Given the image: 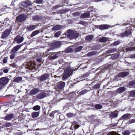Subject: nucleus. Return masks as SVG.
<instances>
[{"mask_svg":"<svg viewBox=\"0 0 135 135\" xmlns=\"http://www.w3.org/2000/svg\"><path fill=\"white\" fill-rule=\"evenodd\" d=\"M50 75L48 73H45L39 77L38 79L41 82H42L48 79Z\"/></svg>","mask_w":135,"mask_h":135,"instance_id":"nucleus-6","label":"nucleus"},{"mask_svg":"<svg viewBox=\"0 0 135 135\" xmlns=\"http://www.w3.org/2000/svg\"><path fill=\"white\" fill-rule=\"evenodd\" d=\"M66 115L69 118L72 117L75 115V114L73 113H68L66 114Z\"/></svg>","mask_w":135,"mask_h":135,"instance_id":"nucleus-37","label":"nucleus"},{"mask_svg":"<svg viewBox=\"0 0 135 135\" xmlns=\"http://www.w3.org/2000/svg\"><path fill=\"white\" fill-rule=\"evenodd\" d=\"M8 71V70L7 69H3V72L5 73H7Z\"/></svg>","mask_w":135,"mask_h":135,"instance_id":"nucleus-60","label":"nucleus"},{"mask_svg":"<svg viewBox=\"0 0 135 135\" xmlns=\"http://www.w3.org/2000/svg\"><path fill=\"white\" fill-rule=\"evenodd\" d=\"M10 53H12V54H11L10 56V58L11 59H13L15 57V54L13 52H10Z\"/></svg>","mask_w":135,"mask_h":135,"instance_id":"nucleus-48","label":"nucleus"},{"mask_svg":"<svg viewBox=\"0 0 135 135\" xmlns=\"http://www.w3.org/2000/svg\"><path fill=\"white\" fill-rule=\"evenodd\" d=\"M126 90V89L125 87H120L116 90L115 92L117 93H120L124 92Z\"/></svg>","mask_w":135,"mask_h":135,"instance_id":"nucleus-18","label":"nucleus"},{"mask_svg":"<svg viewBox=\"0 0 135 135\" xmlns=\"http://www.w3.org/2000/svg\"><path fill=\"white\" fill-rule=\"evenodd\" d=\"M33 109L35 110H40V107L38 105H36L34 106L33 108Z\"/></svg>","mask_w":135,"mask_h":135,"instance_id":"nucleus-41","label":"nucleus"},{"mask_svg":"<svg viewBox=\"0 0 135 135\" xmlns=\"http://www.w3.org/2000/svg\"><path fill=\"white\" fill-rule=\"evenodd\" d=\"M89 74L90 73L89 72H87L86 73L82 75L81 76V78L87 77L89 75Z\"/></svg>","mask_w":135,"mask_h":135,"instance_id":"nucleus-39","label":"nucleus"},{"mask_svg":"<svg viewBox=\"0 0 135 135\" xmlns=\"http://www.w3.org/2000/svg\"><path fill=\"white\" fill-rule=\"evenodd\" d=\"M72 123L71 127L73 128L74 129H76L80 126V125H79L78 122L76 121H74L72 122Z\"/></svg>","mask_w":135,"mask_h":135,"instance_id":"nucleus-17","label":"nucleus"},{"mask_svg":"<svg viewBox=\"0 0 135 135\" xmlns=\"http://www.w3.org/2000/svg\"><path fill=\"white\" fill-rule=\"evenodd\" d=\"M120 42V40H117L112 43L111 45H113L114 46H117L119 45Z\"/></svg>","mask_w":135,"mask_h":135,"instance_id":"nucleus-38","label":"nucleus"},{"mask_svg":"<svg viewBox=\"0 0 135 135\" xmlns=\"http://www.w3.org/2000/svg\"><path fill=\"white\" fill-rule=\"evenodd\" d=\"M100 84L97 83L92 87L93 90H97L100 87Z\"/></svg>","mask_w":135,"mask_h":135,"instance_id":"nucleus-31","label":"nucleus"},{"mask_svg":"<svg viewBox=\"0 0 135 135\" xmlns=\"http://www.w3.org/2000/svg\"><path fill=\"white\" fill-rule=\"evenodd\" d=\"M113 66V64H109L106 65L104 67V68L105 69H110L111 67H112Z\"/></svg>","mask_w":135,"mask_h":135,"instance_id":"nucleus-42","label":"nucleus"},{"mask_svg":"<svg viewBox=\"0 0 135 135\" xmlns=\"http://www.w3.org/2000/svg\"><path fill=\"white\" fill-rule=\"evenodd\" d=\"M89 91L88 90L84 89L80 92L79 94L80 95H82L86 93Z\"/></svg>","mask_w":135,"mask_h":135,"instance_id":"nucleus-34","label":"nucleus"},{"mask_svg":"<svg viewBox=\"0 0 135 135\" xmlns=\"http://www.w3.org/2000/svg\"><path fill=\"white\" fill-rule=\"evenodd\" d=\"M11 30L10 29L7 28L4 30L2 33L1 38L4 39L8 37L9 35Z\"/></svg>","mask_w":135,"mask_h":135,"instance_id":"nucleus-3","label":"nucleus"},{"mask_svg":"<svg viewBox=\"0 0 135 135\" xmlns=\"http://www.w3.org/2000/svg\"><path fill=\"white\" fill-rule=\"evenodd\" d=\"M73 70L69 68H67L64 70L63 73V75L62 76V78L64 80H65L68 78V77L72 74Z\"/></svg>","mask_w":135,"mask_h":135,"instance_id":"nucleus-2","label":"nucleus"},{"mask_svg":"<svg viewBox=\"0 0 135 135\" xmlns=\"http://www.w3.org/2000/svg\"><path fill=\"white\" fill-rule=\"evenodd\" d=\"M74 15L75 16H79L80 15V13L78 12H76L74 13Z\"/></svg>","mask_w":135,"mask_h":135,"instance_id":"nucleus-61","label":"nucleus"},{"mask_svg":"<svg viewBox=\"0 0 135 135\" xmlns=\"http://www.w3.org/2000/svg\"><path fill=\"white\" fill-rule=\"evenodd\" d=\"M60 12L61 13H64L66 12L64 10H60Z\"/></svg>","mask_w":135,"mask_h":135,"instance_id":"nucleus-62","label":"nucleus"},{"mask_svg":"<svg viewBox=\"0 0 135 135\" xmlns=\"http://www.w3.org/2000/svg\"><path fill=\"white\" fill-rule=\"evenodd\" d=\"M83 48L82 46H79L75 48L73 50L75 52H77L80 51Z\"/></svg>","mask_w":135,"mask_h":135,"instance_id":"nucleus-22","label":"nucleus"},{"mask_svg":"<svg viewBox=\"0 0 135 135\" xmlns=\"http://www.w3.org/2000/svg\"><path fill=\"white\" fill-rule=\"evenodd\" d=\"M39 92V90L37 88H34L32 89L29 93V95H33L37 94Z\"/></svg>","mask_w":135,"mask_h":135,"instance_id":"nucleus-16","label":"nucleus"},{"mask_svg":"<svg viewBox=\"0 0 135 135\" xmlns=\"http://www.w3.org/2000/svg\"><path fill=\"white\" fill-rule=\"evenodd\" d=\"M73 50L72 48H68L65 50V52L67 53H70L73 52Z\"/></svg>","mask_w":135,"mask_h":135,"instance_id":"nucleus-40","label":"nucleus"},{"mask_svg":"<svg viewBox=\"0 0 135 135\" xmlns=\"http://www.w3.org/2000/svg\"><path fill=\"white\" fill-rule=\"evenodd\" d=\"M131 47H128L126 48V51H132V50Z\"/></svg>","mask_w":135,"mask_h":135,"instance_id":"nucleus-53","label":"nucleus"},{"mask_svg":"<svg viewBox=\"0 0 135 135\" xmlns=\"http://www.w3.org/2000/svg\"><path fill=\"white\" fill-rule=\"evenodd\" d=\"M36 61L39 62H41L42 61V59L41 58L37 59Z\"/></svg>","mask_w":135,"mask_h":135,"instance_id":"nucleus-63","label":"nucleus"},{"mask_svg":"<svg viewBox=\"0 0 135 135\" xmlns=\"http://www.w3.org/2000/svg\"><path fill=\"white\" fill-rule=\"evenodd\" d=\"M42 17L38 15H36L33 16L32 19L34 21H38L42 19Z\"/></svg>","mask_w":135,"mask_h":135,"instance_id":"nucleus-21","label":"nucleus"},{"mask_svg":"<svg viewBox=\"0 0 135 135\" xmlns=\"http://www.w3.org/2000/svg\"><path fill=\"white\" fill-rule=\"evenodd\" d=\"M62 44L61 41H57L52 43L51 46L54 48L60 47Z\"/></svg>","mask_w":135,"mask_h":135,"instance_id":"nucleus-10","label":"nucleus"},{"mask_svg":"<svg viewBox=\"0 0 135 135\" xmlns=\"http://www.w3.org/2000/svg\"><path fill=\"white\" fill-rule=\"evenodd\" d=\"M61 34V32L59 31L56 32L54 34V36L56 37H59Z\"/></svg>","mask_w":135,"mask_h":135,"instance_id":"nucleus-43","label":"nucleus"},{"mask_svg":"<svg viewBox=\"0 0 135 135\" xmlns=\"http://www.w3.org/2000/svg\"><path fill=\"white\" fill-rule=\"evenodd\" d=\"M26 19V16L24 14H21L19 15L16 18V20L18 22H21L25 21Z\"/></svg>","mask_w":135,"mask_h":135,"instance_id":"nucleus-8","label":"nucleus"},{"mask_svg":"<svg viewBox=\"0 0 135 135\" xmlns=\"http://www.w3.org/2000/svg\"><path fill=\"white\" fill-rule=\"evenodd\" d=\"M94 36L93 35H88L85 37V39L87 41H91L93 38Z\"/></svg>","mask_w":135,"mask_h":135,"instance_id":"nucleus-28","label":"nucleus"},{"mask_svg":"<svg viewBox=\"0 0 135 135\" xmlns=\"http://www.w3.org/2000/svg\"><path fill=\"white\" fill-rule=\"evenodd\" d=\"M4 125L5 127H7L11 126L12 124L11 123L8 122L6 123Z\"/></svg>","mask_w":135,"mask_h":135,"instance_id":"nucleus-49","label":"nucleus"},{"mask_svg":"<svg viewBox=\"0 0 135 135\" xmlns=\"http://www.w3.org/2000/svg\"><path fill=\"white\" fill-rule=\"evenodd\" d=\"M116 112L113 111V112H112L110 114V117L112 118H116L118 116V114Z\"/></svg>","mask_w":135,"mask_h":135,"instance_id":"nucleus-26","label":"nucleus"},{"mask_svg":"<svg viewBox=\"0 0 135 135\" xmlns=\"http://www.w3.org/2000/svg\"><path fill=\"white\" fill-rule=\"evenodd\" d=\"M22 79V78L21 77L18 76L15 77L14 78V81L15 82H18L21 80Z\"/></svg>","mask_w":135,"mask_h":135,"instance_id":"nucleus-35","label":"nucleus"},{"mask_svg":"<svg viewBox=\"0 0 135 135\" xmlns=\"http://www.w3.org/2000/svg\"><path fill=\"white\" fill-rule=\"evenodd\" d=\"M68 37L71 39H76L79 36V33L77 32L74 30H69L67 31Z\"/></svg>","mask_w":135,"mask_h":135,"instance_id":"nucleus-1","label":"nucleus"},{"mask_svg":"<svg viewBox=\"0 0 135 135\" xmlns=\"http://www.w3.org/2000/svg\"><path fill=\"white\" fill-rule=\"evenodd\" d=\"M46 96V93L44 92H40L37 94L36 96L37 99H43Z\"/></svg>","mask_w":135,"mask_h":135,"instance_id":"nucleus-13","label":"nucleus"},{"mask_svg":"<svg viewBox=\"0 0 135 135\" xmlns=\"http://www.w3.org/2000/svg\"><path fill=\"white\" fill-rule=\"evenodd\" d=\"M14 117V114L12 113L9 114L4 117V119L6 120H9L12 119Z\"/></svg>","mask_w":135,"mask_h":135,"instance_id":"nucleus-19","label":"nucleus"},{"mask_svg":"<svg viewBox=\"0 0 135 135\" xmlns=\"http://www.w3.org/2000/svg\"><path fill=\"white\" fill-rule=\"evenodd\" d=\"M96 27L100 30H104L109 28L110 26L108 25L104 24L97 25Z\"/></svg>","mask_w":135,"mask_h":135,"instance_id":"nucleus-11","label":"nucleus"},{"mask_svg":"<svg viewBox=\"0 0 135 135\" xmlns=\"http://www.w3.org/2000/svg\"><path fill=\"white\" fill-rule=\"evenodd\" d=\"M135 84V80H133L130 81L129 83V85L130 86H132Z\"/></svg>","mask_w":135,"mask_h":135,"instance_id":"nucleus-44","label":"nucleus"},{"mask_svg":"<svg viewBox=\"0 0 135 135\" xmlns=\"http://www.w3.org/2000/svg\"><path fill=\"white\" fill-rule=\"evenodd\" d=\"M9 79L6 77H2L0 78V84L4 85L7 84Z\"/></svg>","mask_w":135,"mask_h":135,"instance_id":"nucleus-12","label":"nucleus"},{"mask_svg":"<svg viewBox=\"0 0 135 135\" xmlns=\"http://www.w3.org/2000/svg\"><path fill=\"white\" fill-rule=\"evenodd\" d=\"M24 40V38L20 35H17L13 39V43L15 42L17 44L22 43Z\"/></svg>","mask_w":135,"mask_h":135,"instance_id":"nucleus-5","label":"nucleus"},{"mask_svg":"<svg viewBox=\"0 0 135 135\" xmlns=\"http://www.w3.org/2000/svg\"><path fill=\"white\" fill-rule=\"evenodd\" d=\"M26 43H23L20 45H18L14 47L11 50V52H13L15 54L21 47L23 45L25 44Z\"/></svg>","mask_w":135,"mask_h":135,"instance_id":"nucleus-7","label":"nucleus"},{"mask_svg":"<svg viewBox=\"0 0 135 135\" xmlns=\"http://www.w3.org/2000/svg\"><path fill=\"white\" fill-rule=\"evenodd\" d=\"M130 132L126 130L124 131L122 133L123 135H129Z\"/></svg>","mask_w":135,"mask_h":135,"instance_id":"nucleus-45","label":"nucleus"},{"mask_svg":"<svg viewBox=\"0 0 135 135\" xmlns=\"http://www.w3.org/2000/svg\"><path fill=\"white\" fill-rule=\"evenodd\" d=\"M119 36L121 37H123L125 36H127L125 32L123 33H120Z\"/></svg>","mask_w":135,"mask_h":135,"instance_id":"nucleus-52","label":"nucleus"},{"mask_svg":"<svg viewBox=\"0 0 135 135\" xmlns=\"http://www.w3.org/2000/svg\"><path fill=\"white\" fill-rule=\"evenodd\" d=\"M135 122V119H132L130 120L128 122L129 124H131Z\"/></svg>","mask_w":135,"mask_h":135,"instance_id":"nucleus-51","label":"nucleus"},{"mask_svg":"<svg viewBox=\"0 0 135 135\" xmlns=\"http://www.w3.org/2000/svg\"><path fill=\"white\" fill-rule=\"evenodd\" d=\"M107 135H118V133H109Z\"/></svg>","mask_w":135,"mask_h":135,"instance_id":"nucleus-59","label":"nucleus"},{"mask_svg":"<svg viewBox=\"0 0 135 135\" xmlns=\"http://www.w3.org/2000/svg\"><path fill=\"white\" fill-rule=\"evenodd\" d=\"M65 85V83L62 81L59 82L57 85L56 88L59 90H61L63 89Z\"/></svg>","mask_w":135,"mask_h":135,"instance_id":"nucleus-9","label":"nucleus"},{"mask_svg":"<svg viewBox=\"0 0 135 135\" xmlns=\"http://www.w3.org/2000/svg\"><path fill=\"white\" fill-rule=\"evenodd\" d=\"M94 115H91L89 118L90 122L92 123H94L97 120V119H94Z\"/></svg>","mask_w":135,"mask_h":135,"instance_id":"nucleus-24","label":"nucleus"},{"mask_svg":"<svg viewBox=\"0 0 135 135\" xmlns=\"http://www.w3.org/2000/svg\"><path fill=\"white\" fill-rule=\"evenodd\" d=\"M56 111L55 110L53 111L52 112L50 113L49 114V116L50 117H52L54 118V114L56 112Z\"/></svg>","mask_w":135,"mask_h":135,"instance_id":"nucleus-46","label":"nucleus"},{"mask_svg":"<svg viewBox=\"0 0 135 135\" xmlns=\"http://www.w3.org/2000/svg\"><path fill=\"white\" fill-rule=\"evenodd\" d=\"M91 11H87L86 12H85L81 14L80 16V17L83 18H89L90 16V12Z\"/></svg>","mask_w":135,"mask_h":135,"instance_id":"nucleus-15","label":"nucleus"},{"mask_svg":"<svg viewBox=\"0 0 135 135\" xmlns=\"http://www.w3.org/2000/svg\"><path fill=\"white\" fill-rule=\"evenodd\" d=\"M36 27V25H32L28 26L26 28V30L27 31H30L34 30Z\"/></svg>","mask_w":135,"mask_h":135,"instance_id":"nucleus-20","label":"nucleus"},{"mask_svg":"<svg viewBox=\"0 0 135 135\" xmlns=\"http://www.w3.org/2000/svg\"><path fill=\"white\" fill-rule=\"evenodd\" d=\"M131 114L129 113H126L123 115L120 118L121 120H126L130 119L131 118Z\"/></svg>","mask_w":135,"mask_h":135,"instance_id":"nucleus-14","label":"nucleus"},{"mask_svg":"<svg viewBox=\"0 0 135 135\" xmlns=\"http://www.w3.org/2000/svg\"><path fill=\"white\" fill-rule=\"evenodd\" d=\"M108 40V39L105 37H101L99 38V41L100 42H105L107 41Z\"/></svg>","mask_w":135,"mask_h":135,"instance_id":"nucleus-29","label":"nucleus"},{"mask_svg":"<svg viewBox=\"0 0 135 135\" xmlns=\"http://www.w3.org/2000/svg\"><path fill=\"white\" fill-rule=\"evenodd\" d=\"M98 52L95 51H93L89 52L87 54V55L88 56H91L94 55H97Z\"/></svg>","mask_w":135,"mask_h":135,"instance_id":"nucleus-23","label":"nucleus"},{"mask_svg":"<svg viewBox=\"0 0 135 135\" xmlns=\"http://www.w3.org/2000/svg\"><path fill=\"white\" fill-rule=\"evenodd\" d=\"M129 74V72L127 71H123L120 72L117 74V75L114 77V79L115 80H117L118 79V77L124 78L128 75Z\"/></svg>","mask_w":135,"mask_h":135,"instance_id":"nucleus-4","label":"nucleus"},{"mask_svg":"<svg viewBox=\"0 0 135 135\" xmlns=\"http://www.w3.org/2000/svg\"><path fill=\"white\" fill-rule=\"evenodd\" d=\"M60 7V5H56L54 6L53 7V8L54 9H55L58 8H59Z\"/></svg>","mask_w":135,"mask_h":135,"instance_id":"nucleus-58","label":"nucleus"},{"mask_svg":"<svg viewBox=\"0 0 135 135\" xmlns=\"http://www.w3.org/2000/svg\"><path fill=\"white\" fill-rule=\"evenodd\" d=\"M61 28V27L60 25H57L53 27L52 29L54 30H58Z\"/></svg>","mask_w":135,"mask_h":135,"instance_id":"nucleus-33","label":"nucleus"},{"mask_svg":"<svg viewBox=\"0 0 135 135\" xmlns=\"http://www.w3.org/2000/svg\"><path fill=\"white\" fill-rule=\"evenodd\" d=\"M125 32L126 33V36H128V35H129L131 34V32L130 31H125Z\"/></svg>","mask_w":135,"mask_h":135,"instance_id":"nucleus-56","label":"nucleus"},{"mask_svg":"<svg viewBox=\"0 0 135 135\" xmlns=\"http://www.w3.org/2000/svg\"><path fill=\"white\" fill-rule=\"evenodd\" d=\"M129 94L131 97H135V90L130 91Z\"/></svg>","mask_w":135,"mask_h":135,"instance_id":"nucleus-36","label":"nucleus"},{"mask_svg":"<svg viewBox=\"0 0 135 135\" xmlns=\"http://www.w3.org/2000/svg\"><path fill=\"white\" fill-rule=\"evenodd\" d=\"M25 4L27 7L32 5L31 3V1L26 2H25Z\"/></svg>","mask_w":135,"mask_h":135,"instance_id":"nucleus-50","label":"nucleus"},{"mask_svg":"<svg viewBox=\"0 0 135 135\" xmlns=\"http://www.w3.org/2000/svg\"><path fill=\"white\" fill-rule=\"evenodd\" d=\"M94 107L96 110L100 109L102 108V105L100 104H95L94 106Z\"/></svg>","mask_w":135,"mask_h":135,"instance_id":"nucleus-30","label":"nucleus"},{"mask_svg":"<svg viewBox=\"0 0 135 135\" xmlns=\"http://www.w3.org/2000/svg\"><path fill=\"white\" fill-rule=\"evenodd\" d=\"M117 49L115 48L109 49L106 51V53L107 54H108L110 53L114 52L117 51Z\"/></svg>","mask_w":135,"mask_h":135,"instance_id":"nucleus-27","label":"nucleus"},{"mask_svg":"<svg viewBox=\"0 0 135 135\" xmlns=\"http://www.w3.org/2000/svg\"><path fill=\"white\" fill-rule=\"evenodd\" d=\"M36 2L37 4L41 3L43 2V0H36Z\"/></svg>","mask_w":135,"mask_h":135,"instance_id":"nucleus-57","label":"nucleus"},{"mask_svg":"<svg viewBox=\"0 0 135 135\" xmlns=\"http://www.w3.org/2000/svg\"><path fill=\"white\" fill-rule=\"evenodd\" d=\"M10 66H11L13 68H16L17 67V65L15 63H12L10 64Z\"/></svg>","mask_w":135,"mask_h":135,"instance_id":"nucleus-55","label":"nucleus"},{"mask_svg":"<svg viewBox=\"0 0 135 135\" xmlns=\"http://www.w3.org/2000/svg\"><path fill=\"white\" fill-rule=\"evenodd\" d=\"M132 51L135 50V46L133 47H131Z\"/></svg>","mask_w":135,"mask_h":135,"instance_id":"nucleus-64","label":"nucleus"},{"mask_svg":"<svg viewBox=\"0 0 135 135\" xmlns=\"http://www.w3.org/2000/svg\"><path fill=\"white\" fill-rule=\"evenodd\" d=\"M39 31L38 30L34 31L32 33L30 36L31 37H32L38 34L39 33Z\"/></svg>","mask_w":135,"mask_h":135,"instance_id":"nucleus-32","label":"nucleus"},{"mask_svg":"<svg viewBox=\"0 0 135 135\" xmlns=\"http://www.w3.org/2000/svg\"><path fill=\"white\" fill-rule=\"evenodd\" d=\"M119 57L118 55L117 54H113L112 55V57L113 59H115L118 58Z\"/></svg>","mask_w":135,"mask_h":135,"instance_id":"nucleus-47","label":"nucleus"},{"mask_svg":"<svg viewBox=\"0 0 135 135\" xmlns=\"http://www.w3.org/2000/svg\"><path fill=\"white\" fill-rule=\"evenodd\" d=\"M39 113V112H33L31 114L32 117L33 118H37L38 116Z\"/></svg>","mask_w":135,"mask_h":135,"instance_id":"nucleus-25","label":"nucleus"},{"mask_svg":"<svg viewBox=\"0 0 135 135\" xmlns=\"http://www.w3.org/2000/svg\"><path fill=\"white\" fill-rule=\"evenodd\" d=\"M8 60V58L7 57H4L3 60V62L4 63H6L7 62Z\"/></svg>","mask_w":135,"mask_h":135,"instance_id":"nucleus-54","label":"nucleus"}]
</instances>
